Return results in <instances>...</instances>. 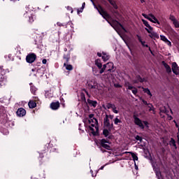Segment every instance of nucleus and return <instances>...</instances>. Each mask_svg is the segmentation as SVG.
<instances>
[{
  "label": "nucleus",
  "mask_w": 179,
  "mask_h": 179,
  "mask_svg": "<svg viewBox=\"0 0 179 179\" xmlns=\"http://www.w3.org/2000/svg\"><path fill=\"white\" fill-rule=\"evenodd\" d=\"M91 1L92 2L94 8L97 9L99 13H100L102 17H103V19H106L108 23H109V24H110V26H112L113 29H115L117 33L120 34V30H124V31L127 32V30L124 29V27L117 20H113L110 15H108V13H107V12H106V10H104L103 8H101V6H99V7H97L96 6V5H94V2H93V0H91Z\"/></svg>",
  "instance_id": "f257e3e1"
},
{
  "label": "nucleus",
  "mask_w": 179,
  "mask_h": 179,
  "mask_svg": "<svg viewBox=\"0 0 179 179\" xmlns=\"http://www.w3.org/2000/svg\"><path fill=\"white\" fill-rule=\"evenodd\" d=\"M88 123L89 131H90L91 134H92V135H97L99 132V123L97 122V119L93 117V116L90 115Z\"/></svg>",
  "instance_id": "f03ea898"
},
{
  "label": "nucleus",
  "mask_w": 179,
  "mask_h": 179,
  "mask_svg": "<svg viewBox=\"0 0 179 179\" xmlns=\"http://www.w3.org/2000/svg\"><path fill=\"white\" fill-rule=\"evenodd\" d=\"M134 124L136 125H137L138 127H139V128H141V129H145L144 125H145V127L147 128H149V123H148L147 121L142 122V120H141V119H139L136 115L134 116ZM143 124H144V125H143Z\"/></svg>",
  "instance_id": "7ed1b4c3"
},
{
  "label": "nucleus",
  "mask_w": 179,
  "mask_h": 179,
  "mask_svg": "<svg viewBox=\"0 0 179 179\" xmlns=\"http://www.w3.org/2000/svg\"><path fill=\"white\" fill-rule=\"evenodd\" d=\"M6 73V71L3 69V66H0V87H2L6 85V77L5 74Z\"/></svg>",
  "instance_id": "20e7f679"
},
{
  "label": "nucleus",
  "mask_w": 179,
  "mask_h": 179,
  "mask_svg": "<svg viewBox=\"0 0 179 179\" xmlns=\"http://www.w3.org/2000/svg\"><path fill=\"white\" fill-rule=\"evenodd\" d=\"M87 86L89 87V89H99V85L97 84V81H96V79H91L87 82Z\"/></svg>",
  "instance_id": "39448f33"
},
{
  "label": "nucleus",
  "mask_w": 179,
  "mask_h": 179,
  "mask_svg": "<svg viewBox=\"0 0 179 179\" xmlns=\"http://www.w3.org/2000/svg\"><path fill=\"white\" fill-rule=\"evenodd\" d=\"M145 30L149 33V36L151 38H159V34L153 31V27H152V26L150 25V27L145 28Z\"/></svg>",
  "instance_id": "423d86ee"
},
{
  "label": "nucleus",
  "mask_w": 179,
  "mask_h": 179,
  "mask_svg": "<svg viewBox=\"0 0 179 179\" xmlns=\"http://www.w3.org/2000/svg\"><path fill=\"white\" fill-rule=\"evenodd\" d=\"M37 56L34 53H31L27 56L26 61L28 64H33Z\"/></svg>",
  "instance_id": "0eeeda50"
},
{
  "label": "nucleus",
  "mask_w": 179,
  "mask_h": 179,
  "mask_svg": "<svg viewBox=\"0 0 179 179\" xmlns=\"http://www.w3.org/2000/svg\"><path fill=\"white\" fill-rule=\"evenodd\" d=\"M171 69L175 75H179V66L176 62H173L171 64Z\"/></svg>",
  "instance_id": "6e6552de"
},
{
  "label": "nucleus",
  "mask_w": 179,
  "mask_h": 179,
  "mask_svg": "<svg viewBox=\"0 0 179 179\" xmlns=\"http://www.w3.org/2000/svg\"><path fill=\"white\" fill-rule=\"evenodd\" d=\"M169 19L171 20V22H172L174 27H176V29L179 28V21L177 20V18H176V17H174L173 15H170Z\"/></svg>",
  "instance_id": "1a4fd4ad"
},
{
  "label": "nucleus",
  "mask_w": 179,
  "mask_h": 179,
  "mask_svg": "<svg viewBox=\"0 0 179 179\" xmlns=\"http://www.w3.org/2000/svg\"><path fill=\"white\" fill-rule=\"evenodd\" d=\"M126 87H127L129 90H131L133 94L134 95H136V93H138V90L135 88V87L131 85L129 83H126Z\"/></svg>",
  "instance_id": "9d476101"
},
{
  "label": "nucleus",
  "mask_w": 179,
  "mask_h": 179,
  "mask_svg": "<svg viewBox=\"0 0 179 179\" xmlns=\"http://www.w3.org/2000/svg\"><path fill=\"white\" fill-rule=\"evenodd\" d=\"M101 145L102 148H104L105 149H107L108 150H110V147L108 145V141H107L106 139H102L101 141Z\"/></svg>",
  "instance_id": "9b49d317"
},
{
  "label": "nucleus",
  "mask_w": 179,
  "mask_h": 179,
  "mask_svg": "<svg viewBox=\"0 0 179 179\" xmlns=\"http://www.w3.org/2000/svg\"><path fill=\"white\" fill-rule=\"evenodd\" d=\"M153 166V170L156 174V177L158 179H162V172H160V169H157L156 166H155V165H152Z\"/></svg>",
  "instance_id": "f8f14e48"
},
{
  "label": "nucleus",
  "mask_w": 179,
  "mask_h": 179,
  "mask_svg": "<svg viewBox=\"0 0 179 179\" xmlns=\"http://www.w3.org/2000/svg\"><path fill=\"white\" fill-rule=\"evenodd\" d=\"M103 124L105 127H107V128H111V127H113V124L110 123V120L108 119V115H106L103 120Z\"/></svg>",
  "instance_id": "ddd939ff"
},
{
  "label": "nucleus",
  "mask_w": 179,
  "mask_h": 179,
  "mask_svg": "<svg viewBox=\"0 0 179 179\" xmlns=\"http://www.w3.org/2000/svg\"><path fill=\"white\" fill-rule=\"evenodd\" d=\"M17 115L18 117H24V115H26V110L23 108H18L17 110Z\"/></svg>",
  "instance_id": "4468645a"
},
{
  "label": "nucleus",
  "mask_w": 179,
  "mask_h": 179,
  "mask_svg": "<svg viewBox=\"0 0 179 179\" xmlns=\"http://www.w3.org/2000/svg\"><path fill=\"white\" fill-rule=\"evenodd\" d=\"M137 38H138L139 43H141L142 47H146V48H149V45H148V43H146V41L142 40V37H141V36L137 35Z\"/></svg>",
  "instance_id": "2eb2a0df"
},
{
  "label": "nucleus",
  "mask_w": 179,
  "mask_h": 179,
  "mask_svg": "<svg viewBox=\"0 0 179 179\" xmlns=\"http://www.w3.org/2000/svg\"><path fill=\"white\" fill-rule=\"evenodd\" d=\"M160 38L164 43H166L167 45L171 47V42L167 39V38L164 35H160Z\"/></svg>",
  "instance_id": "dca6fc26"
},
{
  "label": "nucleus",
  "mask_w": 179,
  "mask_h": 179,
  "mask_svg": "<svg viewBox=\"0 0 179 179\" xmlns=\"http://www.w3.org/2000/svg\"><path fill=\"white\" fill-rule=\"evenodd\" d=\"M50 108L52 110H58L59 108V102L57 101L50 103Z\"/></svg>",
  "instance_id": "f3484780"
},
{
  "label": "nucleus",
  "mask_w": 179,
  "mask_h": 179,
  "mask_svg": "<svg viewBox=\"0 0 179 179\" xmlns=\"http://www.w3.org/2000/svg\"><path fill=\"white\" fill-rule=\"evenodd\" d=\"M149 16L150 17H151V20H150V22H152V23H157V24H160L159 20H157V18H156V17H155L153 14L150 13Z\"/></svg>",
  "instance_id": "a211bd4d"
},
{
  "label": "nucleus",
  "mask_w": 179,
  "mask_h": 179,
  "mask_svg": "<svg viewBox=\"0 0 179 179\" xmlns=\"http://www.w3.org/2000/svg\"><path fill=\"white\" fill-rule=\"evenodd\" d=\"M162 65H164L167 73H171V67L167 63H166L164 61L162 62Z\"/></svg>",
  "instance_id": "6ab92c4d"
},
{
  "label": "nucleus",
  "mask_w": 179,
  "mask_h": 179,
  "mask_svg": "<svg viewBox=\"0 0 179 179\" xmlns=\"http://www.w3.org/2000/svg\"><path fill=\"white\" fill-rule=\"evenodd\" d=\"M169 145L173 149H177V145H176V140H174V138H171V141L169 142Z\"/></svg>",
  "instance_id": "aec40b11"
},
{
  "label": "nucleus",
  "mask_w": 179,
  "mask_h": 179,
  "mask_svg": "<svg viewBox=\"0 0 179 179\" xmlns=\"http://www.w3.org/2000/svg\"><path fill=\"white\" fill-rule=\"evenodd\" d=\"M28 106L29 107V108H34L36 107L37 106V103H36V102L33 101H30L29 103H28Z\"/></svg>",
  "instance_id": "412c9836"
},
{
  "label": "nucleus",
  "mask_w": 179,
  "mask_h": 179,
  "mask_svg": "<svg viewBox=\"0 0 179 179\" xmlns=\"http://www.w3.org/2000/svg\"><path fill=\"white\" fill-rule=\"evenodd\" d=\"M104 65H106V68L108 71H111L114 68V64H113L112 62L108 63L107 64H104Z\"/></svg>",
  "instance_id": "4be33fe9"
},
{
  "label": "nucleus",
  "mask_w": 179,
  "mask_h": 179,
  "mask_svg": "<svg viewBox=\"0 0 179 179\" xmlns=\"http://www.w3.org/2000/svg\"><path fill=\"white\" fill-rule=\"evenodd\" d=\"M125 153H130L131 155V157L133 158L134 163H136V162L138 161V155H136V154L134 152H125Z\"/></svg>",
  "instance_id": "5701e85b"
},
{
  "label": "nucleus",
  "mask_w": 179,
  "mask_h": 179,
  "mask_svg": "<svg viewBox=\"0 0 179 179\" xmlns=\"http://www.w3.org/2000/svg\"><path fill=\"white\" fill-rule=\"evenodd\" d=\"M113 106H114V104L113 103H107L106 105H103L102 107L105 109V110H110V108H113Z\"/></svg>",
  "instance_id": "b1692460"
},
{
  "label": "nucleus",
  "mask_w": 179,
  "mask_h": 179,
  "mask_svg": "<svg viewBox=\"0 0 179 179\" xmlns=\"http://www.w3.org/2000/svg\"><path fill=\"white\" fill-rule=\"evenodd\" d=\"M102 59L106 62V61H108L110 59V56L106 53H102Z\"/></svg>",
  "instance_id": "393cba45"
},
{
  "label": "nucleus",
  "mask_w": 179,
  "mask_h": 179,
  "mask_svg": "<svg viewBox=\"0 0 179 179\" xmlns=\"http://www.w3.org/2000/svg\"><path fill=\"white\" fill-rule=\"evenodd\" d=\"M87 103L88 104H90V106H92L93 107H96V106H97V102L96 101L88 99Z\"/></svg>",
  "instance_id": "a878e982"
},
{
  "label": "nucleus",
  "mask_w": 179,
  "mask_h": 179,
  "mask_svg": "<svg viewBox=\"0 0 179 179\" xmlns=\"http://www.w3.org/2000/svg\"><path fill=\"white\" fill-rule=\"evenodd\" d=\"M95 65L99 68V69H101V67L103 66V64H101V61L100 59L95 60Z\"/></svg>",
  "instance_id": "bb28decb"
},
{
  "label": "nucleus",
  "mask_w": 179,
  "mask_h": 179,
  "mask_svg": "<svg viewBox=\"0 0 179 179\" xmlns=\"http://www.w3.org/2000/svg\"><path fill=\"white\" fill-rule=\"evenodd\" d=\"M143 90L144 92V93H146L148 96H150V97H152V92H150V90L148 89V88H143Z\"/></svg>",
  "instance_id": "cd10ccee"
},
{
  "label": "nucleus",
  "mask_w": 179,
  "mask_h": 179,
  "mask_svg": "<svg viewBox=\"0 0 179 179\" xmlns=\"http://www.w3.org/2000/svg\"><path fill=\"white\" fill-rule=\"evenodd\" d=\"M109 3L112 6H113L114 9H118V6H117V3H115V1L113 0H109Z\"/></svg>",
  "instance_id": "c85d7f7f"
},
{
  "label": "nucleus",
  "mask_w": 179,
  "mask_h": 179,
  "mask_svg": "<svg viewBox=\"0 0 179 179\" xmlns=\"http://www.w3.org/2000/svg\"><path fill=\"white\" fill-rule=\"evenodd\" d=\"M64 66L67 71H72V69H73V67L71 64H66V63H64Z\"/></svg>",
  "instance_id": "c756f323"
},
{
  "label": "nucleus",
  "mask_w": 179,
  "mask_h": 179,
  "mask_svg": "<svg viewBox=\"0 0 179 179\" xmlns=\"http://www.w3.org/2000/svg\"><path fill=\"white\" fill-rule=\"evenodd\" d=\"M114 124L115 125H118V124H121V120L118 119V116H117L114 120Z\"/></svg>",
  "instance_id": "7c9ffc66"
},
{
  "label": "nucleus",
  "mask_w": 179,
  "mask_h": 179,
  "mask_svg": "<svg viewBox=\"0 0 179 179\" xmlns=\"http://www.w3.org/2000/svg\"><path fill=\"white\" fill-rule=\"evenodd\" d=\"M111 110L115 114H118V110H117V107L114 104L113 105Z\"/></svg>",
  "instance_id": "2f4dec72"
},
{
  "label": "nucleus",
  "mask_w": 179,
  "mask_h": 179,
  "mask_svg": "<svg viewBox=\"0 0 179 179\" xmlns=\"http://www.w3.org/2000/svg\"><path fill=\"white\" fill-rule=\"evenodd\" d=\"M103 134L106 138L108 137L110 135V131L108 129H103Z\"/></svg>",
  "instance_id": "473e14b6"
},
{
  "label": "nucleus",
  "mask_w": 179,
  "mask_h": 179,
  "mask_svg": "<svg viewBox=\"0 0 179 179\" xmlns=\"http://www.w3.org/2000/svg\"><path fill=\"white\" fill-rule=\"evenodd\" d=\"M142 16H143V17H145V19H148V20H152V18H151L150 16H149V14L148 15H146L145 13H143Z\"/></svg>",
  "instance_id": "72a5a7b5"
},
{
  "label": "nucleus",
  "mask_w": 179,
  "mask_h": 179,
  "mask_svg": "<svg viewBox=\"0 0 179 179\" xmlns=\"http://www.w3.org/2000/svg\"><path fill=\"white\" fill-rule=\"evenodd\" d=\"M142 22L143 23V24L145 26H146V27H149L150 26V24H149V22H148V21L145 20H142Z\"/></svg>",
  "instance_id": "f704fd0d"
},
{
  "label": "nucleus",
  "mask_w": 179,
  "mask_h": 179,
  "mask_svg": "<svg viewBox=\"0 0 179 179\" xmlns=\"http://www.w3.org/2000/svg\"><path fill=\"white\" fill-rule=\"evenodd\" d=\"M107 68V65H103V68L100 70L99 73H103L104 71H106V69Z\"/></svg>",
  "instance_id": "c9c22d12"
},
{
  "label": "nucleus",
  "mask_w": 179,
  "mask_h": 179,
  "mask_svg": "<svg viewBox=\"0 0 179 179\" xmlns=\"http://www.w3.org/2000/svg\"><path fill=\"white\" fill-rule=\"evenodd\" d=\"M148 108H149V111H153V105L149 103V104L148 105Z\"/></svg>",
  "instance_id": "e433bc0d"
},
{
  "label": "nucleus",
  "mask_w": 179,
  "mask_h": 179,
  "mask_svg": "<svg viewBox=\"0 0 179 179\" xmlns=\"http://www.w3.org/2000/svg\"><path fill=\"white\" fill-rule=\"evenodd\" d=\"M28 17H29V22L31 23L32 22H34V17H33V15H28Z\"/></svg>",
  "instance_id": "4c0bfd02"
},
{
  "label": "nucleus",
  "mask_w": 179,
  "mask_h": 179,
  "mask_svg": "<svg viewBox=\"0 0 179 179\" xmlns=\"http://www.w3.org/2000/svg\"><path fill=\"white\" fill-rule=\"evenodd\" d=\"M136 141H139L140 142H142V137H141L139 136H136Z\"/></svg>",
  "instance_id": "58836bf2"
},
{
  "label": "nucleus",
  "mask_w": 179,
  "mask_h": 179,
  "mask_svg": "<svg viewBox=\"0 0 179 179\" xmlns=\"http://www.w3.org/2000/svg\"><path fill=\"white\" fill-rule=\"evenodd\" d=\"M67 10H71V13H73V10L72 9V8L67 6Z\"/></svg>",
  "instance_id": "ea45409f"
},
{
  "label": "nucleus",
  "mask_w": 179,
  "mask_h": 179,
  "mask_svg": "<svg viewBox=\"0 0 179 179\" xmlns=\"http://www.w3.org/2000/svg\"><path fill=\"white\" fill-rule=\"evenodd\" d=\"M110 118V120H113V118H114V115H108V119Z\"/></svg>",
  "instance_id": "a19ab883"
},
{
  "label": "nucleus",
  "mask_w": 179,
  "mask_h": 179,
  "mask_svg": "<svg viewBox=\"0 0 179 179\" xmlns=\"http://www.w3.org/2000/svg\"><path fill=\"white\" fill-rule=\"evenodd\" d=\"M42 63H43L44 65H45V64H47V59H43L42 60Z\"/></svg>",
  "instance_id": "79ce46f5"
},
{
  "label": "nucleus",
  "mask_w": 179,
  "mask_h": 179,
  "mask_svg": "<svg viewBox=\"0 0 179 179\" xmlns=\"http://www.w3.org/2000/svg\"><path fill=\"white\" fill-rule=\"evenodd\" d=\"M143 104H145L146 106H148L149 103H148V101H145V100H142Z\"/></svg>",
  "instance_id": "37998d69"
},
{
  "label": "nucleus",
  "mask_w": 179,
  "mask_h": 179,
  "mask_svg": "<svg viewBox=\"0 0 179 179\" xmlns=\"http://www.w3.org/2000/svg\"><path fill=\"white\" fill-rule=\"evenodd\" d=\"M134 167L136 170H138V165H136V162H134Z\"/></svg>",
  "instance_id": "c03bdc74"
},
{
  "label": "nucleus",
  "mask_w": 179,
  "mask_h": 179,
  "mask_svg": "<svg viewBox=\"0 0 179 179\" xmlns=\"http://www.w3.org/2000/svg\"><path fill=\"white\" fill-rule=\"evenodd\" d=\"M31 90L34 93V92H36V88H34L33 87H31Z\"/></svg>",
  "instance_id": "a18cd8bd"
},
{
  "label": "nucleus",
  "mask_w": 179,
  "mask_h": 179,
  "mask_svg": "<svg viewBox=\"0 0 179 179\" xmlns=\"http://www.w3.org/2000/svg\"><path fill=\"white\" fill-rule=\"evenodd\" d=\"M85 5H86V3H83V5H82V8H81L85 9Z\"/></svg>",
  "instance_id": "49530a36"
},
{
  "label": "nucleus",
  "mask_w": 179,
  "mask_h": 179,
  "mask_svg": "<svg viewBox=\"0 0 179 179\" xmlns=\"http://www.w3.org/2000/svg\"><path fill=\"white\" fill-rule=\"evenodd\" d=\"M78 12L79 13V12H80V13H82V12H83V8H80V10H78Z\"/></svg>",
  "instance_id": "de8ad7c7"
},
{
  "label": "nucleus",
  "mask_w": 179,
  "mask_h": 179,
  "mask_svg": "<svg viewBox=\"0 0 179 179\" xmlns=\"http://www.w3.org/2000/svg\"><path fill=\"white\" fill-rule=\"evenodd\" d=\"M97 55H98V57H103V54H101V53H97Z\"/></svg>",
  "instance_id": "09e8293b"
},
{
  "label": "nucleus",
  "mask_w": 179,
  "mask_h": 179,
  "mask_svg": "<svg viewBox=\"0 0 179 179\" xmlns=\"http://www.w3.org/2000/svg\"><path fill=\"white\" fill-rule=\"evenodd\" d=\"M115 87H121V85H118V84H115Z\"/></svg>",
  "instance_id": "8fccbe9b"
},
{
  "label": "nucleus",
  "mask_w": 179,
  "mask_h": 179,
  "mask_svg": "<svg viewBox=\"0 0 179 179\" xmlns=\"http://www.w3.org/2000/svg\"><path fill=\"white\" fill-rule=\"evenodd\" d=\"M124 43H125V44L127 45L128 48H129V50H131V48H129V45H128V43H127V41H124Z\"/></svg>",
  "instance_id": "3c124183"
},
{
  "label": "nucleus",
  "mask_w": 179,
  "mask_h": 179,
  "mask_svg": "<svg viewBox=\"0 0 179 179\" xmlns=\"http://www.w3.org/2000/svg\"><path fill=\"white\" fill-rule=\"evenodd\" d=\"M81 96H82V99H84V100H85V94H81Z\"/></svg>",
  "instance_id": "603ef678"
},
{
  "label": "nucleus",
  "mask_w": 179,
  "mask_h": 179,
  "mask_svg": "<svg viewBox=\"0 0 179 179\" xmlns=\"http://www.w3.org/2000/svg\"><path fill=\"white\" fill-rule=\"evenodd\" d=\"M45 96L46 97H48V92H45Z\"/></svg>",
  "instance_id": "864d4df0"
},
{
  "label": "nucleus",
  "mask_w": 179,
  "mask_h": 179,
  "mask_svg": "<svg viewBox=\"0 0 179 179\" xmlns=\"http://www.w3.org/2000/svg\"><path fill=\"white\" fill-rule=\"evenodd\" d=\"M149 51L152 53V50L150 49V47L148 46Z\"/></svg>",
  "instance_id": "5fc2aeb1"
},
{
  "label": "nucleus",
  "mask_w": 179,
  "mask_h": 179,
  "mask_svg": "<svg viewBox=\"0 0 179 179\" xmlns=\"http://www.w3.org/2000/svg\"><path fill=\"white\" fill-rule=\"evenodd\" d=\"M104 169V166H101L99 170H103Z\"/></svg>",
  "instance_id": "6e6d98bb"
},
{
  "label": "nucleus",
  "mask_w": 179,
  "mask_h": 179,
  "mask_svg": "<svg viewBox=\"0 0 179 179\" xmlns=\"http://www.w3.org/2000/svg\"><path fill=\"white\" fill-rule=\"evenodd\" d=\"M141 3H143V2H145V0H140Z\"/></svg>",
  "instance_id": "4d7b16f0"
},
{
  "label": "nucleus",
  "mask_w": 179,
  "mask_h": 179,
  "mask_svg": "<svg viewBox=\"0 0 179 179\" xmlns=\"http://www.w3.org/2000/svg\"><path fill=\"white\" fill-rule=\"evenodd\" d=\"M169 120H173V117L171 116H169Z\"/></svg>",
  "instance_id": "13d9d810"
},
{
  "label": "nucleus",
  "mask_w": 179,
  "mask_h": 179,
  "mask_svg": "<svg viewBox=\"0 0 179 179\" xmlns=\"http://www.w3.org/2000/svg\"><path fill=\"white\" fill-rule=\"evenodd\" d=\"M57 25L61 26V24H59V22H57Z\"/></svg>",
  "instance_id": "bf43d9fd"
},
{
  "label": "nucleus",
  "mask_w": 179,
  "mask_h": 179,
  "mask_svg": "<svg viewBox=\"0 0 179 179\" xmlns=\"http://www.w3.org/2000/svg\"><path fill=\"white\" fill-rule=\"evenodd\" d=\"M92 177H96V175L92 174Z\"/></svg>",
  "instance_id": "052dcab7"
},
{
  "label": "nucleus",
  "mask_w": 179,
  "mask_h": 179,
  "mask_svg": "<svg viewBox=\"0 0 179 179\" xmlns=\"http://www.w3.org/2000/svg\"><path fill=\"white\" fill-rule=\"evenodd\" d=\"M24 15H25V17H27V14H24Z\"/></svg>",
  "instance_id": "680f3d73"
},
{
  "label": "nucleus",
  "mask_w": 179,
  "mask_h": 179,
  "mask_svg": "<svg viewBox=\"0 0 179 179\" xmlns=\"http://www.w3.org/2000/svg\"><path fill=\"white\" fill-rule=\"evenodd\" d=\"M8 134V132L5 134V135Z\"/></svg>",
  "instance_id": "e2e57ef3"
},
{
  "label": "nucleus",
  "mask_w": 179,
  "mask_h": 179,
  "mask_svg": "<svg viewBox=\"0 0 179 179\" xmlns=\"http://www.w3.org/2000/svg\"><path fill=\"white\" fill-rule=\"evenodd\" d=\"M91 173H93V171H91Z\"/></svg>",
  "instance_id": "0e129e2a"
},
{
  "label": "nucleus",
  "mask_w": 179,
  "mask_h": 179,
  "mask_svg": "<svg viewBox=\"0 0 179 179\" xmlns=\"http://www.w3.org/2000/svg\"><path fill=\"white\" fill-rule=\"evenodd\" d=\"M108 2L110 1V0H108Z\"/></svg>",
  "instance_id": "69168bd1"
},
{
  "label": "nucleus",
  "mask_w": 179,
  "mask_h": 179,
  "mask_svg": "<svg viewBox=\"0 0 179 179\" xmlns=\"http://www.w3.org/2000/svg\"><path fill=\"white\" fill-rule=\"evenodd\" d=\"M165 110H163V112L164 113Z\"/></svg>",
  "instance_id": "338daca9"
}]
</instances>
